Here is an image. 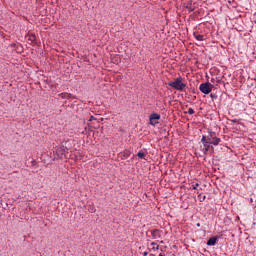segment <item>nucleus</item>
<instances>
[{"instance_id": "f257e3e1", "label": "nucleus", "mask_w": 256, "mask_h": 256, "mask_svg": "<svg viewBox=\"0 0 256 256\" xmlns=\"http://www.w3.org/2000/svg\"><path fill=\"white\" fill-rule=\"evenodd\" d=\"M200 142L202 143L200 151H202L203 155H213V153H215V147H217V145H221L222 140L217 137V133L208 129V135H202Z\"/></svg>"}, {"instance_id": "f03ea898", "label": "nucleus", "mask_w": 256, "mask_h": 256, "mask_svg": "<svg viewBox=\"0 0 256 256\" xmlns=\"http://www.w3.org/2000/svg\"><path fill=\"white\" fill-rule=\"evenodd\" d=\"M67 141H63L61 146H56L53 150V160L55 159H67L69 148H67Z\"/></svg>"}, {"instance_id": "7ed1b4c3", "label": "nucleus", "mask_w": 256, "mask_h": 256, "mask_svg": "<svg viewBox=\"0 0 256 256\" xmlns=\"http://www.w3.org/2000/svg\"><path fill=\"white\" fill-rule=\"evenodd\" d=\"M168 86L176 91H184L187 92V84L183 83V78L181 76L177 77L174 81L168 83Z\"/></svg>"}, {"instance_id": "20e7f679", "label": "nucleus", "mask_w": 256, "mask_h": 256, "mask_svg": "<svg viewBox=\"0 0 256 256\" xmlns=\"http://www.w3.org/2000/svg\"><path fill=\"white\" fill-rule=\"evenodd\" d=\"M213 87H215L213 84H211L209 82H204V83L200 84L199 90L204 95H209V93H211L213 91Z\"/></svg>"}, {"instance_id": "39448f33", "label": "nucleus", "mask_w": 256, "mask_h": 256, "mask_svg": "<svg viewBox=\"0 0 256 256\" xmlns=\"http://www.w3.org/2000/svg\"><path fill=\"white\" fill-rule=\"evenodd\" d=\"M159 119H161V114L152 113L149 116V124L152 125V127H155V125H159Z\"/></svg>"}, {"instance_id": "423d86ee", "label": "nucleus", "mask_w": 256, "mask_h": 256, "mask_svg": "<svg viewBox=\"0 0 256 256\" xmlns=\"http://www.w3.org/2000/svg\"><path fill=\"white\" fill-rule=\"evenodd\" d=\"M218 241H219V237L213 236L208 239L206 244L208 245V247H215V245H217Z\"/></svg>"}, {"instance_id": "0eeeda50", "label": "nucleus", "mask_w": 256, "mask_h": 256, "mask_svg": "<svg viewBox=\"0 0 256 256\" xmlns=\"http://www.w3.org/2000/svg\"><path fill=\"white\" fill-rule=\"evenodd\" d=\"M184 7L188 9L189 13H193V11H195V7L191 1L185 2Z\"/></svg>"}, {"instance_id": "6e6552de", "label": "nucleus", "mask_w": 256, "mask_h": 256, "mask_svg": "<svg viewBox=\"0 0 256 256\" xmlns=\"http://www.w3.org/2000/svg\"><path fill=\"white\" fill-rule=\"evenodd\" d=\"M150 233H151L152 237H154V239L161 238L159 229H153L150 231Z\"/></svg>"}, {"instance_id": "1a4fd4ad", "label": "nucleus", "mask_w": 256, "mask_h": 256, "mask_svg": "<svg viewBox=\"0 0 256 256\" xmlns=\"http://www.w3.org/2000/svg\"><path fill=\"white\" fill-rule=\"evenodd\" d=\"M122 156L124 157V159H129V157H131V150L125 149L122 152Z\"/></svg>"}, {"instance_id": "9d476101", "label": "nucleus", "mask_w": 256, "mask_h": 256, "mask_svg": "<svg viewBox=\"0 0 256 256\" xmlns=\"http://www.w3.org/2000/svg\"><path fill=\"white\" fill-rule=\"evenodd\" d=\"M194 37L197 41H205V36L201 35V34H195L194 33Z\"/></svg>"}, {"instance_id": "9b49d317", "label": "nucleus", "mask_w": 256, "mask_h": 256, "mask_svg": "<svg viewBox=\"0 0 256 256\" xmlns=\"http://www.w3.org/2000/svg\"><path fill=\"white\" fill-rule=\"evenodd\" d=\"M137 157H138V159H145L146 154H145V152H143V151H139V152L137 153Z\"/></svg>"}, {"instance_id": "f8f14e48", "label": "nucleus", "mask_w": 256, "mask_h": 256, "mask_svg": "<svg viewBox=\"0 0 256 256\" xmlns=\"http://www.w3.org/2000/svg\"><path fill=\"white\" fill-rule=\"evenodd\" d=\"M36 39H37V36H35V34H31L29 41H31L32 43H35Z\"/></svg>"}, {"instance_id": "ddd939ff", "label": "nucleus", "mask_w": 256, "mask_h": 256, "mask_svg": "<svg viewBox=\"0 0 256 256\" xmlns=\"http://www.w3.org/2000/svg\"><path fill=\"white\" fill-rule=\"evenodd\" d=\"M199 197V201L200 203H203V201H205V199H207V196H201V194L198 196Z\"/></svg>"}, {"instance_id": "4468645a", "label": "nucleus", "mask_w": 256, "mask_h": 256, "mask_svg": "<svg viewBox=\"0 0 256 256\" xmlns=\"http://www.w3.org/2000/svg\"><path fill=\"white\" fill-rule=\"evenodd\" d=\"M194 114H195V110L193 108H189L188 115H194Z\"/></svg>"}, {"instance_id": "2eb2a0df", "label": "nucleus", "mask_w": 256, "mask_h": 256, "mask_svg": "<svg viewBox=\"0 0 256 256\" xmlns=\"http://www.w3.org/2000/svg\"><path fill=\"white\" fill-rule=\"evenodd\" d=\"M210 97H211V99H217L218 98L216 93H211Z\"/></svg>"}, {"instance_id": "dca6fc26", "label": "nucleus", "mask_w": 256, "mask_h": 256, "mask_svg": "<svg viewBox=\"0 0 256 256\" xmlns=\"http://www.w3.org/2000/svg\"><path fill=\"white\" fill-rule=\"evenodd\" d=\"M197 187H199V183H196V184L192 185V189H194V190L197 189Z\"/></svg>"}, {"instance_id": "f3484780", "label": "nucleus", "mask_w": 256, "mask_h": 256, "mask_svg": "<svg viewBox=\"0 0 256 256\" xmlns=\"http://www.w3.org/2000/svg\"><path fill=\"white\" fill-rule=\"evenodd\" d=\"M31 163H32V167H35V165H37V161H35V159H33V160L31 161Z\"/></svg>"}, {"instance_id": "a211bd4d", "label": "nucleus", "mask_w": 256, "mask_h": 256, "mask_svg": "<svg viewBox=\"0 0 256 256\" xmlns=\"http://www.w3.org/2000/svg\"><path fill=\"white\" fill-rule=\"evenodd\" d=\"M95 119H97V118H95V116H90L88 121H95Z\"/></svg>"}, {"instance_id": "6ab92c4d", "label": "nucleus", "mask_w": 256, "mask_h": 256, "mask_svg": "<svg viewBox=\"0 0 256 256\" xmlns=\"http://www.w3.org/2000/svg\"><path fill=\"white\" fill-rule=\"evenodd\" d=\"M143 256H148L149 255V252L148 251H145L142 253Z\"/></svg>"}, {"instance_id": "aec40b11", "label": "nucleus", "mask_w": 256, "mask_h": 256, "mask_svg": "<svg viewBox=\"0 0 256 256\" xmlns=\"http://www.w3.org/2000/svg\"><path fill=\"white\" fill-rule=\"evenodd\" d=\"M67 97H68V99H71V97H73V95L68 94Z\"/></svg>"}, {"instance_id": "412c9836", "label": "nucleus", "mask_w": 256, "mask_h": 256, "mask_svg": "<svg viewBox=\"0 0 256 256\" xmlns=\"http://www.w3.org/2000/svg\"><path fill=\"white\" fill-rule=\"evenodd\" d=\"M211 83H215V78H211Z\"/></svg>"}, {"instance_id": "4be33fe9", "label": "nucleus", "mask_w": 256, "mask_h": 256, "mask_svg": "<svg viewBox=\"0 0 256 256\" xmlns=\"http://www.w3.org/2000/svg\"><path fill=\"white\" fill-rule=\"evenodd\" d=\"M197 225V227H201V224L200 223H198V224H196Z\"/></svg>"}, {"instance_id": "5701e85b", "label": "nucleus", "mask_w": 256, "mask_h": 256, "mask_svg": "<svg viewBox=\"0 0 256 256\" xmlns=\"http://www.w3.org/2000/svg\"><path fill=\"white\" fill-rule=\"evenodd\" d=\"M151 245H156V243H155V242H152Z\"/></svg>"}, {"instance_id": "b1692460", "label": "nucleus", "mask_w": 256, "mask_h": 256, "mask_svg": "<svg viewBox=\"0 0 256 256\" xmlns=\"http://www.w3.org/2000/svg\"><path fill=\"white\" fill-rule=\"evenodd\" d=\"M217 83H221V80H217Z\"/></svg>"}, {"instance_id": "393cba45", "label": "nucleus", "mask_w": 256, "mask_h": 256, "mask_svg": "<svg viewBox=\"0 0 256 256\" xmlns=\"http://www.w3.org/2000/svg\"><path fill=\"white\" fill-rule=\"evenodd\" d=\"M192 93H195V89L192 90Z\"/></svg>"}, {"instance_id": "a878e982", "label": "nucleus", "mask_w": 256, "mask_h": 256, "mask_svg": "<svg viewBox=\"0 0 256 256\" xmlns=\"http://www.w3.org/2000/svg\"><path fill=\"white\" fill-rule=\"evenodd\" d=\"M159 256H164V255L160 253Z\"/></svg>"}, {"instance_id": "bb28decb", "label": "nucleus", "mask_w": 256, "mask_h": 256, "mask_svg": "<svg viewBox=\"0 0 256 256\" xmlns=\"http://www.w3.org/2000/svg\"><path fill=\"white\" fill-rule=\"evenodd\" d=\"M156 249H159V246H157Z\"/></svg>"}]
</instances>
